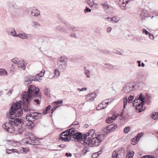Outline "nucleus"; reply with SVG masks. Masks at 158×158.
<instances>
[{
  "mask_svg": "<svg viewBox=\"0 0 158 158\" xmlns=\"http://www.w3.org/2000/svg\"><path fill=\"white\" fill-rule=\"evenodd\" d=\"M41 93L40 89L34 85L29 86L28 91L23 93L22 95V100L18 102L15 103L13 104L10 109L9 112L6 114L8 119V122L3 124L2 127L6 131L10 133H13L16 131L17 134H22L25 128L23 125V122L21 119L14 117H19L23 114V110L28 112L32 110L30 106V102L33 97H37L40 99Z\"/></svg>",
  "mask_w": 158,
  "mask_h": 158,
  "instance_id": "1",
  "label": "nucleus"
},
{
  "mask_svg": "<svg viewBox=\"0 0 158 158\" xmlns=\"http://www.w3.org/2000/svg\"><path fill=\"white\" fill-rule=\"evenodd\" d=\"M106 135L100 134L96 135H95V137L91 138V137H88V142L87 145L88 146L93 147L97 146L99 145V144L104 139V137Z\"/></svg>",
  "mask_w": 158,
  "mask_h": 158,
  "instance_id": "2",
  "label": "nucleus"
},
{
  "mask_svg": "<svg viewBox=\"0 0 158 158\" xmlns=\"http://www.w3.org/2000/svg\"><path fill=\"white\" fill-rule=\"evenodd\" d=\"M42 116V114L40 113L30 112L26 115V118L29 121H34L39 119Z\"/></svg>",
  "mask_w": 158,
  "mask_h": 158,
  "instance_id": "3",
  "label": "nucleus"
},
{
  "mask_svg": "<svg viewBox=\"0 0 158 158\" xmlns=\"http://www.w3.org/2000/svg\"><path fill=\"white\" fill-rule=\"evenodd\" d=\"M137 88V86L135 85L133 82H131L126 84L123 87V90L124 93L128 94L135 90Z\"/></svg>",
  "mask_w": 158,
  "mask_h": 158,
  "instance_id": "4",
  "label": "nucleus"
},
{
  "mask_svg": "<svg viewBox=\"0 0 158 158\" xmlns=\"http://www.w3.org/2000/svg\"><path fill=\"white\" fill-rule=\"evenodd\" d=\"M125 148L121 147L118 149L117 152L116 150H114L112 156L113 158H123L125 156Z\"/></svg>",
  "mask_w": 158,
  "mask_h": 158,
  "instance_id": "5",
  "label": "nucleus"
},
{
  "mask_svg": "<svg viewBox=\"0 0 158 158\" xmlns=\"http://www.w3.org/2000/svg\"><path fill=\"white\" fill-rule=\"evenodd\" d=\"M70 133L68 134L69 136L75 139V142H79V132H77L75 133L76 131L73 128H70Z\"/></svg>",
  "mask_w": 158,
  "mask_h": 158,
  "instance_id": "6",
  "label": "nucleus"
},
{
  "mask_svg": "<svg viewBox=\"0 0 158 158\" xmlns=\"http://www.w3.org/2000/svg\"><path fill=\"white\" fill-rule=\"evenodd\" d=\"M133 0H120L118 2V4L121 8L123 10H126L127 9V4L131 3Z\"/></svg>",
  "mask_w": 158,
  "mask_h": 158,
  "instance_id": "7",
  "label": "nucleus"
},
{
  "mask_svg": "<svg viewBox=\"0 0 158 158\" xmlns=\"http://www.w3.org/2000/svg\"><path fill=\"white\" fill-rule=\"evenodd\" d=\"M87 137L86 133L83 134L80 132V144H83L84 146L87 145L88 142V139H86Z\"/></svg>",
  "mask_w": 158,
  "mask_h": 158,
  "instance_id": "8",
  "label": "nucleus"
},
{
  "mask_svg": "<svg viewBox=\"0 0 158 158\" xmlns=\"http://www.w3.org/2000/svg\"><path fill=\"white\" fill-rule=\"evenodd\" d=\"M144 104V103L141 102L136 103L135 102H133V106L135 107L136 110H138L139 112H140L145 109V107L143 106Z\"/></svg>",
  "mask_w": 158,
  "mask_h": 158,
  "instance_id": "9",
  "label": "nucleus"
},
{
  "mask_svg": "<svg viewBox=\"0 0 158 158\" xmlns=\"http://www.w3.org/2000/svg\"><path fill=\"white\" fill-rule=\"evenodd\" d=\"M144 99V97L143 95L142 94H140L139 96L138 95L137 98H135L133 102H135L136 103L140 102H142L143 103H145Z\"/></svg>",
  "mask_w": 158,
  "mask_h": 158,
  "instance_id": "10",
  "label": "nucleus"
},
{
  "mask_svg": "<svg viewBox=\"0 0 158 158\" xmlns=\"http://www.w3.org/2000/svg\"><path fill=\"white\" fill-rule=\"evenodd\" d=\"M96 94L94 93H91L88 94L86 98L87 101L91 102L93 101L94 98H96Z\"/></svg>",
  "mask_w": 158,
  "mask_h": 158,
  "instance_id": "11",
  "label": "nucleus"
},
{
  "mask_svg": "<svg viewBox=\"0 0 158 158\" xmlns=\"http://www.w3.org/2000/svg\"><path fill=\"white\" fill-rule=\"evenodd\" d=\"M30 10L31 11V15L33 16H37L40 15V12L35 7L31 8Z\"/></svg>",
  "mask_w": 158,
  "mask_h": 158,
  "instance_id": "12",
  "label": "nucleus"
},
{
  "mask_svg": "<svg viewBox=\"0 0 158 158\" xmlns=\"http://www.w3.org/2000/svg\"><path fill=\"white\" fill-rule=\"evenodd\" d=\"M67 63H57V66L58 69L60 71H64L66 68Z\"/></svg>",
  "mask_w": 158,
  "mask_h": 158,
  "instance_id": "13",
  "label": "nucleus"
},
{
  "mask_svg": "<svg viewBox=\"0 0 158 158\" xmlns=\"http://www.w3.org/2000/svg\"><path fill=\"white\" fill-rule=\"evenodd\" d=\"M31 35L30 34H27L24 32L22 33H19L17 35L16 37H19L21 39H27L28 36L31 37Z\"/></svg>",
  "mask_w": 158,
  "mask_h": 158,
  "instance_id": "14",
  "label": "nucleus"
},
{
  "mask_svg": "<svg viewBox=\"0 0 158 158\" xmlns=\"http://www.w3.org/2000/svg\"><path fill=\"white\" fill-rule=\"evenodd\" d=\"M140 16V17L142 18L141 20L142 21L145 18L148 17L147 11L145 10H142Z\"/></svg>",
  "mask_w": 158,
  "mask_h": 158,
  "instance_id": "15",
  "label": "nucleus"
},
{
  "mask_svg": "<svg viewBox=\"0 0 158 158\" xmlns=\"http://www.w3.org/2000/svg\"><path fill=\"white\" fill-rule=\"evenodd\" d=\"M6 31L8 34L14 37H16V32L13 28H10L6 29Z\"/></svg>",
  "mask_w": 158,
  "mask_h": 158,
  "instance_id": "16",
  "label": "nucleus"
},
{
  "mask_svg": "<svg viewBox=\"0 0 158 158\" xmlns=\"http://www.w3.org/2000/svg\"><path fill=\"white\" fill-rule=\"evenodd\" d=\"M67 59L65 56H62L59 58L57 60V63H67Z\"/></svg>",
  "mask_w": 158,
  "mask_h": 158,
  "instance_id": "17",
  "label": "nucleus"
},
{
  "mask_svg": "<svg viewBox=\"0 0 158 158\" xmlns=\"http://www.w3.org/2000/svg\"><path fill=\"white\" fill-rule=\"evenodd\" d=\"M117 116H113L112 117H108L106 120V122L108 123H111L112 122H113L114 120H115V119L117 118Z\"/></svg>",
  "mask_w": 158,
  "mask_h": 158,
  "instance_id": "18",
  "label": "nucleus"
},
{
  "mask_svg": "<svg viewBox=\"0 0 158 158\" xmlns=\"http://www.w3.org/2000/svg\"><path fill=\"white\" fill-rule=\"evenodd\" d=\"M33 80H35L33 79L32 76H29L27 77V79L25 80L24 83L25 85H28L31 83L32 81H33Z\"/></svg>",
  "mask_w": 158,
  "mask_h": 158,
  "instance_id": "19",
  "label": "nucleus"
},
{
  "mask_svg": "<svg viewBox=\"0 0 158 158\" xmlns=\"http://www.w3.org/2000/svg\"><path fill=\"white\" fill-rule=\"evenodd\" d=\"M101 5L103 7V8L105 10H109L110 8V6L106 2H105L102 3L101 4Z\"/></svg>",
  "mask_w": 158,
  "mask_h": 158,
  "instance_id": "20",
  "label": "nucleus"
},
{
  "mask_svg": "<svg viewBox=\"0 0 158 158\" xmlns=\"http://www.w3.org/2000/svg\"><path fill=\"white\" fill-rule=\"evenodd\" d=\"M18 67L21 68L23 69H25L26 67L24 60H19L18 62Z\"/></svg>",
  "mask_w": 158,
  "mask_h": 158,
  "instance_id": "21",
  "label": "nucleus"
},
{
  "mask_svg": "<svg viewBox=\"0 0 158 158\" xmlns=\"http://www.w3.org/2000/svg\"><path fill=\"white\" fill-rule=\"evenodd\" d=\"M95 131L94 129H91L89 130L88 133H86V135L88 137H91V138L94 137V133Z\"/></svg>",
  "mask_w": 158,
  "mask_h": 158,
  "instance_id": "22",
  "label": "nucleus"
},
{
  "mask_svg": "<svg viewBox=\"0 0 158 158\" xmlns=\"http://www.w3.org/2000/svg\"><path fill=\"white\" fill-rule=\"evenodd\" d=\"M105 68L107 69H115L116 68V66L115 65H113L111 64L105 63L104 64Z\"/></svg>",
  "mask_w": 158,
  "mask_h": 158,
  "instance_id": "23",
  "label": "nucleus"
},
{
  "mask_svg": "<svg viewBox=\"0 0 158 158\" xmlns=\"http://www.w3.org/2000/svg\"><path fill=\"white\" fill-rule=\"evenodd\" d=\"M31 26L33 28H36L37 27H40L41 25L40 23L36 21H33L31 22Z\"/></svg>",
  "mask_w": 158,
  "mask_h": 158,
  "instance_id": "24",
  "label": "nucleus"
},
{
  "mask_svg": "<svg viewBox=\"0 0 158 158\" xmlns=\"http://www.w3.org/2000/svg\"><path fill=\"white\" fill-rule=\"evenodd\" d=\"M134 152L131 150H130L127 154L126 158H133V156L134 155Z\"/></svg>",
  "mask_w": 158,
  "mask_h": 158,
  "instance_id": "25",
  "label": "nucleus"
},
{
  "mask_svg": "<svg viewBox=\"0 0 158 158\" xmlns=\"http://www.w3.org/2000/svg\"><path fill=\"white\" fill-rule=\"evenodd\" d=\"M44 92L45 95H46L47 97H50V91L49 90V88L45 87L44 90Z\"/></svg>",
  "mask_w": 158,
  "mask_h": 158,
  "instance_id": "26",
  "label": "nucleus"
},
{
  "mask_svg": "<svg viewBox=\"0 0 158 158\" xmlns=\"http://www.w3.org/2000/svg\"><path fill=\"white\" fill-rule=\"evenodd\" d=\"M8 74L7 72L5 69H0V76H5Z\"/></svg>",
  "mask_w": 158,
  "mask_h": 158,
  "instance_id": "27",
  "label": "nucleus"
},
{
  "mask_svg": "<svg viewBox=\"0 0 158 158\" xmlns=\"http://www.w3.org/2000/svg\"><path fill=\"white\" fill-rule=\"evenodd\" d=\"M64 24L66 27L69 29H72V30L74 31L76 30H75L76 28L73 25H71L70 23L66 22Z\"/></svg>",
  "mask_w": 158,
  "mask_h": 158,
  "instance_id": "28",
  "label": "nucleus"
},
{
  "mask_svg": "<svg viewBox=\"0 0 158 158\" xmlns=\"http://www.w3.org/2000/svg\"><path fill=\"white\" fill-rule=\"evenodd\" d=\"M89 151V149L87 146H86L82 150L81 155H85L87 152Z\"/></svg>",
  "mask_w": 158,
  "mask_h": 158,
  "instance_id": "29",
  "label": "nucleus"
},
{
  "mask_svg": "<svg viewBox=\"0 0 158 158\" xmlns=\"http://www.w3.org/2000/svg\"><path fill=\"white\" fill-rule=\"evenodd\" d=\"M102 152L101 151H99L92 154L91 158H96Z\"/></svg>",
  "mask_w": 158,
  "mask_h": 158,
  "instance_id": "30",
  "label": "nucleus"
},
{
  "mask_svg": "<svg viewBox=\"0 0 158 158\" xmlns=\"http://www.w3.org/2000/svg\"><path fill=\"white\" fill-rule=\"evenodd\" d=\"M51 107V106L50 105L47 106L46 108L44 110L43 114L45 115L47 114L48 113V110H50Z\"/></svg>",
  "mask_w": 158,
  "mask_h": 158,
  "instance_id": "31",
  "label": "nucleus"
},
{
  "mask_svg": "<svg viewBox=\"0 0 158 158\" xmlns=\"http://www.w3.org/2000/svg\"><path fill=\"white\" fill-rule=\"evenodd\" d=\"M84 69L85 74L87 78H89L90 77L89 74L90 73L89 70L86 69V66L84 67Z\"/></svg>",
  "mask_w": 158,
  "mask_h": 158,
  "instance_id": "32",
  "label": "nucleus"
},
{
  "mask_svg": "<svg viewBox=\"0 0 158 158\" xmlns=\"http://www.w3.org/2000/svg\"><path fill=\"white\" fill-rule=\"evenodd\" d=\"M68 136H65V137H63L60 136V140H62L65 142H69L70 139L71 138L68 137Z\"/></svg>",
  "mask_w": 158,
  "mask_h": 158,
  "instance_id": "33",
  "label": "nucleus"
},
{
  "mask_svg": "<svg viewBox=\"0 0 158 158\" xmlns=\"http://www.w3.org/2000/svg\"><path fill=\"white\" fill-rule=\"evenodd\" d=\"M6 152L7 153L9 154H10L12 152H16L17 153H19L18 151L14 149H6Z\"/></svg>",
  "mask_w": 158,
  "mask_h": 158,
  "instance_id": "34",
  "label": "nucleus"
},
{
  "mask_svg": "<svg viewBox=\"0 0 158 158\" xmlns=\"http://www.w3.org/2000/svg\"><path fill=\"white\" fill-rule=\"evenodd\" d=\"M143 134L144 133L143 132H141L140 133L138 134L134 137V138L136 139V141H137V140H139V139L143 135Z\"/></svg>",
  "mask_w": 158,
  "mask_h": 158,
  "instance_id": "35",
  "label": "nucleus"
},
{
  "mask_svg": "<svg viewBox=\"0 0 158 158\" xmlns=\"http://www.w3.org/2000/svg\"><path fill=\"white\" fill-rule=\"evenodd\" d=\"M99 52L104 54H108L110 53V51L108 50L101 49L99 50Z\"/></svg>",
  "mask_w": 158,
  "mask_h": 158,
  "instance_id": "36",
  "label": "nucleus"
},
{
  "mask_svg": "<svg viewBox=\"0 0 158 158\" xmlns=\"http://www.w3.org/2000/svg\"><path fill=\"white\" fill-rule=\"evenodd\" d=\"M107 106H104L101 103L99 104L98 106L97 107V110H99L101 109H103L106 108Z\"/></svg>",
  "mask_w": 158,
  "mask_h": 158,
  "instance_id": "37",
  "label": "nucleus"
},
{
  "mask_svg": "<svg viewBox=\"0 0 158 158\" xmlns=\"http://www.w3.org/2000/svg\"><path fill=\"white\" fill-rule=\"evenodd\" d=\"M33 122V121H29L28 127L29 129H32L35 126V124Z\"/></svg>",
  "mask_w": 158,
  "mask_h": 158,
  "instance_id": "38",
  "label": "nucleus"
},
{
  "mask_svg": "<svg viewBox=\"0 0 158 158\" xmlns=\"http://www.w3.org/2000/svg\"><path fill=\"white\" fill-rule=\"evenodd\" d=\"M27 139L32 141L35 139V137L31 133L29 136L27 137Z\"/></svg>",
  "mask_w": 158,
  "mask_h": 158,
  "instance_id": "39",
  "label": "nucleus"
},
{
  "mask_svg": "<svg viewBox=\"0 0 158 158\" xmlns=\"http://www.w3.org/2000/svg\"><path fill=\"white\" fill-rule=\"evenodd\" d=\"M59 70L58 69H56L55 70V71L54 72L55 76H53L54 78H55V76H56V77H57V76H58L60 75V73L59 71Z\"/></svg>",
  "mask_w": 158,
  "mask_h": 158,
  "instance_id": "40",
  "label": "nucleus"
},
{
  "mask_svg": "<svg viewBox=\"0 0 158 158\" xmlns=\"http://www.w3.org/2000/svg\"><path fill=\"white\" fill-rule=\"evenodd\" d=\"M95 2V0H86L85 1V3L88 4L89 6L91 5L93 3Z\"/></svg>",
  "mask_w": 158,
  "mask_h": 158,
  "instance_id": "41",
  "label": "nucleus"
},
{
  "mask_svg": "<svg viewBox=\"0 0 158 158\" xmlns=\"http://www.w3.org/2000/svg\"><path fill=\"white\" fill-rule=\"evenodd\" d=\"M29 151V149L27 148H22L21 149V152L22 153H27Z\"/></svg>",
  "mask_w": 158,
  "mask_h": 158,
  "instance_id": "42",
  "label": "nucleus"
},
{
  "mask_svg": "<svg viewBox=\"0 0 158 158\" xmlns=\"http://www.w3.org/2000/svg\"><path fill=\"white\" fill-rule=\"evenodd\" d=\"M8 5L11 9L14 8L16 6V5L12 3L9 2Z\"/></svg>",
  "mask_w": 158,
  "mask_h": 158,
  "instance_id": "43",
  "label": "nucleus"
},
{
  "mask_svg": "<svg viewBox=\"0 0 158 158\" xmlns=\"http://www.w3.org/2000/svg\"><path fill=\"white\" fill-rule=\"evenodd\" d=\"M123 101V107L124 108L128 100L127 98V97H125L124 98Z\"/></svg>",
  "mask_w": 158,
  "mask_h": 158,
  "instance_id": "44",
  "label": "nucleus"
},
{
  "mask_svg": "<svg viewBox=\"0 0 158 158\" xmlns=\"http://www.w3.org/2000/svg\"><path fill=\"white\" fill-rule=\"evenodd\" d=\"M45 72V70L42 69L40 73L37 74V77H42L44 75Z\"/></svg>",
  "mask_w": 158,
  "mask_h": 158,
  "instance_id": "45",
  "label": "nucleus"
},
{
  "mask_svg": "<svg viewBox=\"0 0 158 158\" xmlns=\"http://www.w3.org/2000/svg\"><path fill=\"white\" fill-rule=\"evenodd\" d=\"M112 125L110 124V125L108 126L107 128L106 129V130L108 131H109V132L112 131H113V129L114 128V127L112 126Z\"/></svg>",
  "mask_w": 158,
  "mask_h": 158,
  "instance_id": "46",
  "label": "nucleus"
},
{
  "mask_svg": "<svg viewBox=\"0 0 158 158\" xmlns=\"http://www.w3.org/2000/svg\"><path fill=\"white\" fill-rule=\"evenodd\" d=\"M33 78V79H35L36 80H33V81H39L40 82V80H41V79H40V77H37V75H36L35 76H32Z\"/></svg>",
  "mask_w": 158,
  "mask_h": 158,
  "instance_id": "47",
  "label": "nucleus"
},
{
  "mask_svg": "<svg viewBox=\"0 0 158 158\" xmlns=\"http://www.w3.org/2000/svg\"><path fill=\"white\" fill-rule=\"evenodd\" d=\"M156 112H153L152 113V114L151 115V117L152 119L157 120L156 117Z\"/></svg>",
  "mask_w": 158,
  "mask_h": 158,
  "instance_id": "48",
  "label": "nucleus"
},
{
  "mask_svg": "<svg viewBox=\"0 0 158 158\" xmlns=\"http://www.w3.org/2000/svg\"><path fill=\"white\" fill-rule=\"evenodd\" d=\"M134 96L133 95H130L129 97L128 98V102L129 103H131V101L133 100L134 99Z\"/></svg>",
  "mask_w": 158,
  "mask_h": 158,
  "instance_id": "49",
  "label": "nucleus"
},
{
  "mask_svg": "<svg viewBox=\"0 0 158 158\" xmlns=\"http://www.w3.org/2000/svg\"><path fill=\"white\" fill-rule=\"evenodd\" d=\"M54 102L57 105L61 104L63 103V101L62 99H59L57 101L55 102Z\"/></svg>",
  "mask_w": 158,
  "mask_h": 158,
  "instance_id": "50",
  "label": "nucleus"
},
{
  "mask_svg": "<svg viewBox=\"0 0 158 158\" xmlns=\"http://www.w3.org/2000/svg\"><path fill=\"white\" fill-rule=\"evenodd\" d=\"M92 3L93 4L91 5L90 6V8H96L98 5V3H95L94 2L93 3Z\"/></svg>",
  "mask_w": 158,
  "mask_h": 158,
  "instance_id": "51",
  "label": "nucleus"
},
{
  "mask_svg": "<svg viewBox=\"0 0 158 158\" xmlns=\"http://www.w3.org/2000/svg\"><path fill=\"white\" fill-rule=\"evenodd\" d=\"M91 11V9H89L87 6H86L85 9L84 10V11L85 13H86L87 12H90Z\"/></svg>",
  "mask_w": 158,
  "mask_h": 158,
  "instance_id": "52",
  "label": "nucleus"
},
{
  "mask_svg": "<svg viewBox=\"0 0 158 158\" xmlns=\"http://www.w3.org/2000/svg\"><path fill=\"white\" fill-rule=\"evenodd\" d=\"M142 32L143 34H145L146 35H148L150 33L148 31L145 29H143L142 30Z\"/></svg>",
  "mask_w": 158,
  "mask_h": 158,
  "instance_id": "53",
  "label": "nucleus"
},
{
  "mask_svg": "<svg viewBox=\"0 0 158 158\" xmlns=\"http://www.w3.org/2000/svg\"><path fill=\"white\" fill-rule=\"evenodd\" d=\"M130 131V128L129 127H126L124 128V132L125 133H127Z\"/></svg>",
  "mask_w": 158,
  "mask_h": 158,
  "instance_id": "54",
  "label": "nucleus"
},
{
  "mask_svg": "<svg viewBox=\"0 0 158 158\" xmlns=\"http://www.w3.org/2000/svg\"><path fill=\"white\" fill-rule=\"evenodd\" d=\"M59 20L61 22L64 23V24L66 22L65 20L62 17H58Z\"/></svg>",
  "mask_w": 158,
  "mask_h": 158,
  "instance_id": "55",
  "label": "nucleus"
},
{
  "mask_svg": "<svg viewBox=\"0 0 158 158\" xmlns=\"http://www.w3.org/2000/svg\"><path fill=\"white\" fill-rule=\"evenodd\" d=\"M70 133V129L64 131L63 132L61 133L60 135H62L63 134H64L65 133L66 134H69Z\"/></svg>",
  "mask_w": 158,
  "mask_h": 158,
  "instance_id": "56",
  "label": "nucleus"
},
{
  "mask_svg": "<svg viewBox=\"0 0 158 158\" xmlns=\"http://www.w3.org/2000/svg\"><path fill=\"white\" fill-rule=\"evenodd\" d=\"M148 35H149V37L150 39L152 40L154 39V37L152 33H149V34H148Z\"/></svg>",
  "mask_w": 158,
  "mask_h": 158,
  "instance_id": "57",
  "label": "nucleus"
},
{
  "mask_svg": "<svg viewBox=\"0 0 158 158\" xmlns=\"http://www.w3.org/2000/svg\"><path fill=\"white\" fill-rule=\"evenodd\" d=\"M135 139L134 138V139H132V142H131V144L133 145H135L136 143V142L137 141H136V140H135Z\"/></svg>",
  "mask_w": 158,
  "mask_h": 158,
  "instance_id": "58",
  "label": "nucleus"
},
{
  "mask_svg": "<svg viewBox=\"0 0 158 158\" xmlns=\"http://www.w3.org/2000/svg\"><path fill=\"white\" fill-rule=\"evenodd\" d=\"M60 106H54L53 107L52 109L51 110V113L52 114L54 112V111L55 110L56 108L58 107H59Z\"/></svg>",
  "mask_w": 158,
  "mask_h": 158,
  "instance_id": "59",
  "label": "nucleus"
},
{
  "mask_svg": "<svg viewBox=\"0 0 158 158\" xmlns=\"http://www.w3.org/2000/svg\"><path fill=\"white\" fill-rule=\"evenodd\" d=\"M118 21V20H117L116 18L115 17H113V18L110 19V21H113L114 22H116Z\"/></svg>",
  "mask_w": 158,
  "mask_h": 158,
  "instance_id": "60",
  "label": "nucleus"
},
{
  "mask_svg": "<svg viewBox=\"0 0 158 158\" xmlns=\"http://www.w3.org/2000/svg\"><path fill=\"white\" fill-rule=\"evenodd\" d=\"M17 59L16 58H14L12 59V61L15 64H17L18 62L17 60Z\"/></svg>",
  "mask_w": 158,
  "mask_h": 158,
  "instance_id": "61",
  "label": "nucleus"
},
{
  "mask_svg": "<svg viewBox=\"0 0 158 158\" xmlns=\"http://www.w3.org/2000/svg\"><path fill=\"white\" fill-rule=\"evenodd\" d=\"M31 133H30L29 132H26L24 134L25 136L26 137H27H27H28L29 136Z\"/></svg>",
  "mask_w": 158,
  "mask_h": 158,
  "instance_id": "62",
  "label": "nucleus"
},
{
  "mask_svg": "<svg viewBox=\"0 0 158 158\" xmlns=\"http://www.w3.org/2000/svg\"><path fill=\"white\" fill-rule=\"evenodd\" d=\"M65 155L67 157H70L72 156V154L71 153L66 152L65 154Z\"/></svg>",
  "mask_w": 158,
  "mask_h": 158,
  "instance_id": "63",
  "label": "nucleus"
},
{
  "mask_svg": "<svg viewBox=\"0 0 158 158\" xmlns=\"http://www.w3.org/2000/svg\"><path fill=\"white\" fill-rule=\"evenodd\" d=\"M73 154L75 158H79V153H75Z\"/></svg>",
  "mask_w": 158,
  "mask_h": 158,
  "instance_id": "64",
  "label": "nucleus"
}]
</instances>
